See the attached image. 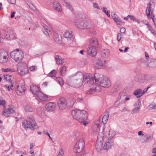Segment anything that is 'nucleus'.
I'll return each instance as SVG.
<instances>
[{"mask_svg":"<svg viewBox=\"0 0 156 156\" xmlns=\"http://www.w3.org/2000/svg\"><path fill=\"white\" fill-rule=\"evenodd\" d=\"M71 114L73 119L77 120L80 123H83L84 125L86 126L87 123L86 121L88 114L85 110L76 109L72 111Z\"/></svg>","mask_w":156,"mask_h":156,"instance_id":"1","label":"nucleus"},{"mask_svg":"<svg viewBox=\"0 0 156 156\" xmlns=\"http://www.w3.org/2000/svg\"><path fill=\"white\" fill-rule=\"evenodd\" d=\"M95 82L97 86L103 87L108 88L111 85L110 80L109 78L104 76L103 75L96 73L94 75Z\"/></svg>","mask_w":156,"mask_h":156,"instance_id":"2","label":"nucleus"},{"mask_svg":"<svg viewBox=\"0 0 156 156\" xmlns=\"http://www.w3.org/2000/svg\"><path fill=\"white\" fill-rule=\"evenodd\" d=\"M28 120H25L22 122V126L25 129L29 128L31 130L36 129L38 127L32 116L28 117Z\"/></svg>","mask_w":156,"mask_h":156,"instance_id":"3","label":"nucleus"},{"mask_svg":"<svg viewBox=\"0 0 156 156\" xmlns=\"http://www.w3.org/2000/svg\"><path fill=\"white\" fill-rule=\"evenodd\" d=\"M11 58L17 62H20L23 58V53L18 48L12 51L10 53Z\"/></svg>","mask_w":156,"mask_h":156,"instance_id":"4","label":"nucleus"},{"mask_svg":"<svg viewBox=\"0 0 156 156\" xmlns=\"http://www.w3.org/2000/svg\"><path fill=\"white\" fill-rule=\"evenodd\" d=\"M151 75L137 74L135 77V80L136 82L145 84L150 83L151 81Z\"/></svg>","mask_w":156,"mask_h":156,"instance_id":"5","label":"nucleus"},{"mask_svg":"<svg viewBox=\"0 0 156 156\" xmlns=\"http://www.w3.org/2000/svg\"><path fill=\"white\" fill-rule=\"evenodd\" d=\"M85 146L84 141L82 139H80L75 144L73 150L76 153H80L84 151Z\"/></svg>","mask_w":156,"mask_h":156,"instance_id":"6","label":"nucleus"},{"mask_svg":"<svg viewBox=\"0 0 156 156\" xmlns=\"http://www.w3.org/2000/svg\"><path fill=\"white\" fill-rule=\"evenodd\" d=\"M75 24L78 28L80 29H86L90 28L92 26V24L90 22H85L81 20H76Z\"/></svg>","mask_w":156,"mask_h":156,"instance_id":"7","label":"nucleus"},{"mask_svg":"<svg viewBox=\"0 0 156 156\" xmlns=\"http://www.w3.org/2000/svg\"><path fill=\"white\" fill-rule=\"evenodd\" d=\"M82 82L83 83L90 84H91L94 83L95 80L94 79V76H93L92 74L90 73H86L83 75Z\"/></svg>","mask_w":156,"mask_h":156,"instance_id":"8","label":"nucleus"},{"mask_svg":"<svg viewBox=\"0 0 156 156\" xmlns=\"http://www.w3.org/2000/svg\"><path fill=\"white\" fill-rule=\"evenodd\" d=\"M101 136H100V133H99L98 136L97 142L95 145V147L97 151L99 152L102 149L103 146V137L104 135L102 133H101Z\"/></svg>","mask_w":156,"mask_h":156,"instance_id":"9","label":"nucleus"},{"mask_svg":"<svg viewBox=\"0 0 156 156\" xmlns=\"http://www.w3.org/2000/svg\"><path fill=\"white\" fill-rule=\"evenodd\" d=\"M67 81V83L70 86L75 88L80 87L83 84L82 82V80H78L75 79L73 80H71L70 79H69V77Z\"/></svg>","mask_w":156,"mask_h":156,"instance_id":"10","label":"nucleus"},{"mask_svg":"<svg viewBox=\"0 0 156 156\" xmlns=\"http://www.w3.org/2000/svg\"><path fill=\"white\" fill-rule=\"evenodd\" d=\"M8 53L4 49L0 50V62L5 63L8 60Z\"/></svg>","mask_w":156,"mask_h":156,"instance_id":"11","label":"nucleus"},{"mask_svg":"<svg viewBox=\"0 0 156 156\" xmlns=\"http://www.w3.org/2000/svg\"><path fill=\"white\" fill-rule=\"evenodd\" d=\"M25 86L23 83L19 84L16 86V92L17 94L21 96L24 94L26 91Z\"/></svg>","mask_w":156,"mask_h":156,"instance_id":"12","label":"nucleus"},{"mask_svg":"<svg viewBox=\"0 0 156 156\" xmlns=\"http://www.w3.org/2000/svg\"><path fill=\"white\" fill-rule=\"evenodd\" d=\"M153 6H154V3L151 1H150L147 5L146 12L147 18L149 19H151V18H154V15L152 11L151 12L150 14L151 8Z\"/></svg>","mask_w":156,"mask_h":156,"instance_id":"13","label":"nucleus"},{"mask_svg":"<svg viewBox=\"0 0 156 156\" xmlns=\"http://www.w3.org/2000/svg\"><path fill=\"white\" fill-rule=\"evenodd\" d=\"M4 38L7 40H12L15 37L14 32L12 30H9L7 31H4Z\"/></svg>","mask_w":156,"mask_h":156,"instance_id":"14","label":"nucleus"},{"mask_svg":"<svg viewBox=\"0 0 156 156\" xmlns=\"http://www.w3.org/2000/svg\"><path fill=\"white\" fill-rule=\"evenodd\" d=\"M58 105L59 109L62 110L66 108L67 103L66 100L64 98H62L58 100Z\"/></svg>","mask_w":156,"mask_h":156,"instance_id":"15","label":"nucleus"},{"mask_svg":"<svg viewBox=\"0 0 156 156\" xmlns=\"http://www.w3.org/2000/svg\"><path fill=\"white\" fill-rule=\"evenodd\" d=\"M17 71L18 73L21 76H23L25 74H27L29 73V70L27 66L25 64H24V66L22 68L21 67H18Z\"/></svg>","mask_w":156,"mask_h":156,"instance_id":"16","label":"nucleus"},{"mask_svg":"<svg viewBox=\"0 0 156 156\" xmlns=\"http://www.w3.org/2000/svg\"><path fill=\"white\" fill-rule=\"evenodd\" d=\"M40 102H42L46 101L48 99V96L43 94L42 92H39L38 94L35 97Z\"/></svg>","mask_w":156,"mask_h":156,"instance_id":"17","label":"nucleus"},{"mask_svg":"<svg viewBox=\"0 0 156 156\" xmlns=\"http://www.w3.org/2000/svg\"><path fill=\"white\" fill-rule=\"evenodd\" d=\"M15 113V110L13 106H11L9 108L5 109H4L3 112V115L6 117L9 116L10 115Z\"/></svg>","mask_w":156,"mask_h":156,"instance_id":"18","label":"nucleus"},{"mask_svg":"<svg viewBox=\"0 0 156 156\" xmlns=\"http://www.w3.org/2000/svg\"><path fill=\"white\" fill-rule=\"evenodd\" d=\"M90 87L91 88L90 89L89 93L91 94H93L95 92L100 91L101 90L100 87L97 86L96 84L92 83Z\"/></svg>","mask_w":156,"mask_h":156,"instance_id":"19","label":"nucleus"},{"mask_svg":"<svg viewBox=\"0 0 156 156\" xmlns=\"http://www.w3.org/2000/svg\"><path fill=\"white\" fill-rule=\"evenodd\" d=\"M87 52L89 55L94 57L97 55V52L95 47H90L87 48Z\"/></svg>","mask_w":156,"mask_h":156,"instance_id":"20","label":"nucleus"},{"mask_svg":"<svg viewBox=\"0 0 156 156\" xmlns=\"http://www.w3.org/2000/svg\"><path fill=\"white\" fill-rule=\"evenodd\" d=\"M55 104L54 102H49L45 106L46 111L48 112H51L55 109Z\"/></svg>","mask_w":156,"mask_h":156,"instance_id":"21","label":"nucleus"},{"mask_svg":"<svg viewBox=\"0 0 156 156\" xmlns=\"http://www.w3.org/2000/svg\"><path fill=\"white\" fill-rule=\"evenodd\" d=\"M30 88L31 92L35 97L38 94L39 92H41L39 87L36 86L32 85L30 86Z\"/></svg>","mask_w":156,"mask_h":156,"instance_id":"22","label":"nucleus"},{"mask_svg":"<svg viewBox=\"0 0 156 156\" xmlns=\"http://www.w3.org/2000/svg\"><path fill=\"white\" fill-rule=\"evenodd\" d=\"M106 63V61L99 59L97 61L96 63L94 64V66L97 69H100L102 66L105 65Z\"/></svg>","mask_w":156,"mask_h":156,"instance_id":"23","label":"nucleus"},{"mask_svg":"<svg viewBox=\"0 0 156 156\" xmlns=\"http://www.w3.org/2000/svg\"><path fill=\"white\" fill-rule=\"evenodd\" d=\"M83 75L82 73L80 72H78L72 75L69 77V79H71L74 76H75L76 79L79 80H82Z\"/></svg>","mask_w":156,"mask_h":156,"instance_id":"24","label":"nucleus"},{"mask_svg":"<svg viewBox=\"0 0 156 156\" xmlns=\"http://www.w3.org/2000/svg\"><path fill=\"white\" fill-rule=\"evenodd\" d=\"M141 104L139 103L138 104L135 103L134 105V106L136 107H135L131 111V114L134 115L136 113H138L140 111V107Z\"/></svg>","mask_w":156,"mask_h":156,"instance_id":"25","label":"nucleus"},{"mask_svg":"<svg viewBox=\"0 0 156 156\" xmlns=\"http://www.w3.org/2000/svg\"><path fill=\"white\" fill-rule=\"evenodd\" d=\"M90 45L91 47H97L98 46V44L97 39L96 38H92L90 41Z\"/></svg>","mask_w":156,"mask_h":156,"instance_id":"26","label":"nucleus"},{"mask_svg":"<svg viewBox=\"0 0 156 156\" xmlns=\"http://www.w3.org/2000/svg\"><path fill=\"white\" fill-rule=\"evenodd\" d=\"M53 7L58 12L62 11V8L61 7L57 1H55L53 2Z\"/></svg>","mask_w":156,"mask_h":156,"instance_id":"27","label":"nucleus"},{"mask_svg":"<svg viewBox=\"0 0 156 156\" xmlns=\"http://www.w3.org/2000/svg\"><path fill=\"white\" fill-rule=\"evenodd\" d=\"M111 16L117 24L120 25V24L122 22L121 20L115 13L112 12Z\"/></svg>","mask_w":156,"mask_h":156,"instance_id":"28","label":"nucleus"},{"mask_svg":"<svg viewBox=\"0 0 156 156\" xmlns=\"http://www.w3.org/2000/svg\"><path fill=\"white\" fill-rule=\"evenodd\" d=\"M142 92L141 89H138L134 92L133 94L134 95L136 96L137 98H139L143 95V94H142Z\"/></svg>","mask_w":156,"mask_h":156,"instance_id":"29","label":"nucleus"},{"mask_svg":"<svg viewBox=\"0 0 156 156\" xmlns=\"http://www.w3.org/2000/svg\"><path fill=\"white\" fill-rule=\"evenodd\" d=\"M43 26L44 27V30H43V33L46 36H49V34L51 33V31L50 29L47 26L45 25L44 24V25H43Z\"/></svg>","mask_w":156,"mask_h":156,"instance_id":"30","label":"nucleus"},{"mask_svg":"<svg viewBox=\"0 0 156 156\" xmlns=\"http://www.w3.org/2000/svg\"><path fill=\"white\" fill-rule=\"evenodd\" d=\"M64 36L65 38L69 40H71L73 37V34H72L71 31H66L65 33Z\"/></svg>","mask_w":156,"mask_h":156,"instance_id":"31","label":"nucleus"},{"mask_svg":"<svg viewBox=\"0 0 156 156\" xmlns=\"http://www.w3.org/2000/svg\"><path fill=\"white\" fill-rule=\"evenodd\" d=\"M109 139H108L105 142L104 146V149L105 150H107L111 148V144L110 143Z\"/></svg>","mask_w":156,"mask_h":156,"instance_id":"32","label":"nucleus"},{"mask_svg":"<svg viewBox=\"0 0 156 156\" xmlns=\"http://www.w3.org/2000/svg\"><path fill=\"white\" fill-rule=\"evenodd\" d=\"M37 112L40 116H42L44 115V112L43 111V108L41 107L38 108L37 109Z\"/></svg>","mask_w":156,"mask_h":156,"instance_id":"33","label":"nucleus"},{"mask_svg":"<svg viewBox=\"0 0 156 156\" xmlns=\"http://www.w3.org/2000/svg\"><path fill=\"white\" fill-rule=\"evenodd\" d=\"M147 63H148V66H149V68H152L156 66V61L155 60H152L150 62L149 61H148V62H147Z\"/></svg>","mask_w":156,"mask_h":156,"instance_id":"34","label":"nucleus"},{"mask_svg":"<svg viewBox=\"0 0 156 156\" xmlns=\"http://www.w3.org/2000/svg\"><path fill=\"white\" fill-rule=\"evenodd\" d=\"M55 58L58 64H62L63 63V61L60 56L58 55H56Z\"/></svg>","mask_w":156,"mask_h":156,"instance_id":"35","label":"nucleus"},{"mask_svg":"<svg viewBox=\"0 0 156 156\" xmlns=\"http://www.w3.org/2000/svg\"><path fill=\"white\" fill-rule=\"evenodd\" d=\"M109 117V113H107L103 116L102 119V122L106 124L108 120Z\"/></svg>","mask_w":156,"mask_h":156,"instance_id":"36","label":"nucleus"},{"mask_svg":"<svg viewBox=\"0 0 156 156\" xmlns=\"http://www.w3.org/2000/svg\"><path fill=\"white\" fill-rule=\"evenodd\" d=\"M64 5L66 6V8L69 9L72 11H73V9L70 3L68 1H64Z\"/></svg>","mask_w":156,"mask_h":156,"instance_id":"37","label":"nucleus"},{"mask_svg":"<svg viewBox=\"0 0 156 156\" xmlns=\"http://www.w3.org/2000/svg\"><path fill=\"white\" fill-rule=\"evenodd\" d=\"M109 52L108 49L103 50L101 52V56L102 57L105 58L108 56Z\"/></svg>","mask_w":156,"mask_h":156,"instance_id":"38","label":"nucleus"},{"mask_svg":"<svg viewBox=\"0 0 156 156\" xmlns=\"http://www.w3.org/2000/svg\"><path fill=\"white\" fill-rule=\"evenodd\" d=\"M109 139L110 141L111 139L116 134L115 132L112 130H110L109 131Z\"/></svg>","mask_w":156,"mask_h":156,"instance_id":"39","label":"nucleus"},{"mask_svg":"<svg viewBox=\"0 0 156 156\" xmlns=\"http://www.w3.org/2000/svg\"><path fill=\"white\" fill-rule=\"evenodd\" d=\"M25 111L27 112H32L33 111L32 108L29 105H27L24 107Z\"/></svg>","mask_w":156,"mask_h":156,"instance_id":"40","label":"nucleus"},{"mask_svg":"<svg viewBox=\"0 0 156 156\" xmlns=\"http://www.w3.org/2000/svg\"><path fill=\"white\" fill-rule=\"evenodd\" d=\"M66 71V66H62L60 71V73L61 75L62 76H64Z\"/></svg>","mask_w":156,"mask_h":156,"instance_id":"41","label":"nucleus"},{"mask_svg":"<svg viewBox=\"0 0 156 156\" xmlns=\"http://www.w3.org/2000/svg\"><path fill=\"white\" fill-rule=\"evenodd\" d=\"M57 73L56 70L55 69L52 70L48 74V76L50 77H54Z\"/></svg>","mask_w":156,"mask_h":156,"instance_id":"42","label":"nucleus"},{"mask_svg":"<svg viewBox=\"0 0 156 156\" xmlns=\"http://www.w3.org/2000/svg\"><path fill=\"white\" fill-rule=\"evenodd\" d=\"M10 83V85H9L8 84H6L4 86V87L8 89V90L10 91L11 90H13L14 89L13 88V85L12 83V82L9 83Z\"/></svg>","mask_w":156,"mask_h":156,"instance_id":"43","label":"nucleus"},{"mask_svg":"<svg viewBox=\"0 0 156 156\" xmlns=\"http://www.w3.org/2000/svg\"><path fill=\"white\" fill-rule=\"evenodd\" d=\"M2 71L4 72H9L11 73L14 72H16V70L14 69H11L10 68L7 69H2Z\"/></svg>","mask_w":156,"mask_h":156,"instance_id":"44","label":"nucleus"},{"mask_svg":"<svg viewBox=\"0 0 156 156\" xmlns=\"http://www.w3.org/2000/svg\"><path fill=\"white\" fill-rule=\"evenodd\" d=\"M57 81L59 83V84L62 85L64 84V81L60 77H58L56 78Z\"/></svg>","mask_w":156,"mask_h":156,"instance_id":"45","label":"nucleus"},{"mask_svg":"<svg viewBox=\"0 0 156 156\" xmlns=\"http://www.w3.org/2000/svg\"><path fill=\"white\" fill-rule=\"evenodd\" d=\"M11 77V76L7 75H4V79L6 80H9V83L12 82V80H11L10 78Z\"/></svg>","mask_w":156,"mask_h":156,"instance_id":"46","label":"nucleus"},{"mask_svg":"<svg viewBox=\"0 0 156 156\" xmlns=\"http://www.w3.org/2000/svg\"><path fill=\"white\" fill-rule=\"evenodd\" d=\"M126 95H122L120 96V99H122L121 102L124 103L125 102V98H126Z\"/></svg>","mask_w":156,"mask_h":156,"instance_id":"47","label":"nucleus"},{"mask_svg":"<svg viewBox=\"0 0 156 156\" xmlns=\"http://www.w3.org/2000/svg\"><path fill=\"white\" fill-rule=\"evenodd\" d=\"M145 137L146 138L145 141L148 142L149 140H151V137L149 135H146L145 136Z\"/></svg>","mask_w":156,"mask_h":156,"instance_id":"48","label":"nucleus"},{"mask_svg":"<svg viewBox=\"0 0 156 156\" xmlns=\"http://www.w3.org/2000/svg\"><path fill=\"white\" fill-rule=\"evenodd\" d=\"M150 108L152 109H156V104L153 103L151 104L150 105Z\"/></svg>","mask_w":156,"mask_h":156,"instance_id":"49","label":"nucleus"},{"mask_svg":"<svg viewBox=\"0 0 156 156\" xmlns=\"http://www.w3.org/2000/svg\"><path fill=\"white\" fill-rule=\"evenodd\" d=\"M121 37V34L120 33H119L117 34V39L118 42L120 41Z\"/></svg>","mask_w":156,"mask_h":156,"instance_id":"50","label":"nucleus"},{"mask_svg":"<svg viewBox=\"0 0 156 156\" xmlns=\"http://www.w3.org/2000/svg\"><path fill=\"white\" fill-rule=\"evenodd\" d=\"M77 99L78 101H80L82 100V97L81 94H79L77 97Z\"/></svg>","mask_w":156,"mask_h":156,"instance_id":"51","label":"nucleus"},{"mask_svg":"<svg viewBox=\"0 0 156 156\" xmlns=\"http://www.w3.org/2000/svg\"><path fill=\"white\" fill-rule=\"evenodd\" d=\"M5 101L3 100H0V105H2L3 106L5 105Z\"/></svg>","mask_w":156,"mask_h":156,"instance_id":"52","label":"nucleus"},{"mask_svg":"<svg viewBox=\"0 0 156 156\" xmlns=\"http://www.w3.org/2000/svg\"><path fill=\"white\" fill-rule=\"evenodd\" d=\"M147 28L149 30H150L151 31V32L152 34H154V30L151 26L150 27H148Z\"/></svg>","mask_w":156,"mask_h":156,"instance_id":"53","label":"nucleus"},{"mask_svg":"<svg viewBox=\"0 0 156 156\" xmlns=\"http://www.w3.org/2000/svg\"><path fill=\"white\" fill-rule=\"evenodd\" d=\"M36 67L35 66H32L30 67V70L31 71H34L36 69Z\"/></svg>","mask_w":156,"mask_h":156,"instance_id":"54","label":"nucleus"},{"mask_svg":"<svg viewBox=\"0 0 156 156\" xmlns=\"http://www.w3.org/2000/svg\"><path fill=\"white\" fill-rule=\"evenodd\" d=\"M94 7L95 8L97 9H100L99 8L98 5L96 3H94L93 4Z\"/></svg>","mask_w":156,"mask_h":156,"instance_id":"55","label":"nucleus"},{"mask_svg":"<svg viewBox=\"0 0 156 156\" xmlns=\"http://www.w3.org/2000/svg\"><path fill=\"white\" fill-rule=\"evenodd\" d=\"M29 6L30 8L33 11H34L35 10H36V9L35 7L32 4L29 5Z\"/></svg>","mask_w":156,"mask_h":156,"instance_id":"56","label":"nucleus"},{"mask_svg":"<svg viewBox=\"0 0 156 156\" xmlns=\"http://www.w3.org/2000/svg\"><path fill=\"white\" fill-rule=\"evenodd\" d=\"M150 87H147L143 91V92L142 93V94H143V95L145 94L148 90V89Z\"/></svg>","mask_w":156,"mask_h":156,"instance_id":"57","label":"nucleus"},{"mask_svg":"<svg viewBox=\"0 0 156 156\" xmlns=\"http://www.w3.org/2000/svg\"><path fill=\"white\" fill-rule=\"evenodd\" d=\"M128 17H129V18L130 19L133 20L134 18H135L133 16L130 15H128Z\"/></svg>","mask_w":156,"mask_h":156,"instance_id":"58","label":"nucleus"},{"mask_svg":"<svg viewBox=\"0 0 156 156\" xmlns=\"http://www.w3.org/2000/svg\"><path fill=\"white\" fill-rule=\"evenodd\" d=\"M16 14V12L15 11H13L11 12L10 17L11 18H13L14 17L15 14Z\"/></svg>","mask_w":156,"mask_h":156,"instance_id":"59","label":"nucleus"},{"mask_svg":"<svg viewBox=\"0 0 156 156\" xmlns=\"http://www.w3.org/2000/svg\"><path fill=\"white\" fill-rule=\"evenodd\" d=\"M125 29L124 27L121 28L120 29V31L122 33H124L125 32Z\"/></svg>","mask_w":156,"mask_h":156,"instance_id":"60","label":"nucleus"},{"mask_svg":"<svg viewBox=\"0 0 156 156\" xmlns=\"http://www.w3.org/2000/svg\"><path fill=\"white\" fill-rule=\"evenodd\" d=\"M133 21L137 23L138 24H139L140 23V22L138 20L135 18Z\"/></svg>","mask_w":156,"mask_h":156,"instance_id":"61","label":"nucleus"},{"mask_svg":"<svg viewBox=\"0 0 156 156\" xmlns=\"http://www.w3.org/2000/svg\"><path fill=\"white\" fill-rule=\"evenodd\" d=\"M9 2L12 4H15L16 3V1H9Z\"/></svg>","mask_w":156,"mask_h":156,"instance_id":"62","label":"nucleus"},{"mask_svg":"<svg viewBox=\"0 0 156 156\" xmlns=\"http://www.w3.org/2000/svg\"><path fill=\"white\" fill-rule=\"evenodd\" d=\"M101 9L105 13H106V12L107 11V9L106 8H105V7H103Z\"/></svg>","mask_w":156,"mask_h":156,"instance_id":"63","label":"nucleus"},{"mask_svg":"<svg viewBox=\"0 0 156 156\" xmlns=\"http://www.w3.org/2000/svg\"><path fill=\"white\" fill-rule=\"evenodd\" d=\"M152 152L154 154H156V148H153L152 150Z\"/></svg>","mask_w":156,"mask_h":156,"instance_id":"64","label":"nucleus"}]
</instances>
